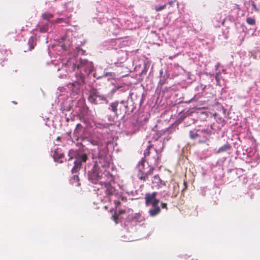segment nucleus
<instances>
[{"instance_id": "1", "label": "nucleus", "mask_w": 260, "mask_h": 260, "mask_svg": "<svg viewBox=\"0 0 260 260\" xmlns=\"http://www.w3.org/2000/svg\"><path fill=\"white\" fill-rule=\"evenodd\" d=\"M106 152L99 150L98 155V161H96L88 172L89 179L94 184H100L101 188H98V194L104 198L109 199L116 194L117 190L113 184L115 183L114 176L109 171L110 163L106 159Z\"/></svg>"}, {"instance_id": "2", "label": "nucleus", "mask_w": 260, "mask_h": 260, "mask_svg": "<svg viewBox=\"0 0 260 260\" xmlns=\"http://www.w3.org/2000/svg\"><path fill=\"white\" fill-rule=\"evenodd\" d=\"M64 66L68 68L69 72H73L77 68L80 72L83 71L87 74H90L92 71L93 68L92 62L82 58L76 60H68L67 62L64 64Z\"/></svg>"}, {"instance_id": "3", "label": "nucleus", "mask_w": 260, "mask_h": 260, "mask_svg": "<svg viewBox=\"0 0 260 260\" xmlns=\"http://www.w3.org/2000/svg\"><path fill=\"white\" fill-rule=\"evenodd\" d=\"M78 146L79 148L78 149H72L69 152L71 159L73 158L76 159L74 161V166L72 169V173H77L81 168L82 162H86L88 159L87 154L82 151V145L78 144Z\"/></svg>"}, {"instance_id": "4", "label": "nucleus", "mask_w": 260, "mask_h": 260, "mask_svg": "<svg viewBox=\"0 0 260 260\" xmlns=\"http://www.w3.org/2000/svg\"><path fill=\"white\" fill-rule=\"evenodd\" d=\"M212 131L208 129H193L189 132V137L192 140H198L200 143H205L209 140Z\"/></svg>"}, {"instance_id": "5", "label": "nucleus", "mask_w": 260, "mask_h": 260, "mask_svg": "<svg viewBox=\"0 0 260 260\" xmlns=\"http://www.w3.org/2000/svg\"><path fill=\"white\" fill-rule=\"evenodd\" d=\"M144 157L150 165L157 166L159 163V155L155 149L150 144L144 151Z\"/></svg>"}, {"instance_id": "6", "label": "nucleus", "mask_w": 260, "mask_h": 260, "mask_svg": "<svg viewBox=\"0 0 260 260\" xmlns=\"http://www.w3.org/2000/svg\"><path fill=\"white\" fill-rule=\"evenodd\" d=\"M110 107L111 110L117 116H124L127 111V103L124 101H122L120 103L117 102L112 103Z\"/></svg>"}, {"instance_id": "7", "label": "nucleus", "mask_w": 260, "mask_h": 260, "mask_svg": "<svg viewBox=\"0 0 260 260\" xmlns=\"http://www.w3.org/2000/svg\"><path fill=\"white\" fill-rule=\"evenodd\" d=\"M88 101L94 104H101L105 102H107V98L104 95L100 94L99 91L96 89H93L90 92L88 97Z\"/></svg>"}, {"instance_id": "8", "label": "nucleus", "mask_w": 260, "mask_h": 260, "mask_svg": "<svg viewBox=\"0 0 260 260\" xmlns=\"http://www.w3.org/2000/svg\"><path fill=\"white\" fill-rule=\"evenodd\" d=\"M142 168H140L138 177L141 180L145 181L148 178V176L152 175L153 171V167L145 168L144 162L141 163Z\"/></svg>"}, {"instance_id": "9", "label": "nucleus", "mask_w": 260, "mask_h": 260, "mask_svg": "<svg viewBox=\"0 0 260 260\" xmlns=\"http://www.w3.org/2000/svg\"><path fill=\"white\" fill-rule=\"evenodd\" d=\"M157 194V193L156 192H153L151 193H146L145 197L146 205H150V204L152 203L155 198L156 197Z\"/></svg>"}, {"instance_id": "10", "label": "nucleus", "mask_w": 260, "mask_h": 260, "mask_svg": "<svg viewBox=\"0 0 260 260\" xmlns=\"http://www.w3.org/2000/svg\"><path fill=\"white\" fill-rule=\"evenodd\" d=\"M50 22H47L45 24L39 23L37 26V29L41 33H45L48 31L49 29Z\"/></svg>"}, {"instance_id": "11", "label": "nucleus", "mask_w": 260, "mask_h": 260, "mask_svg": "<svg viewBox=\"0 0 260 260\" xmlns=\"http://www.w3.org/2000/svg\"><path fill=\"white\" fill-rule=\"evenodd\" d=\"M76 83H77L78 85H84L85 83L84 76L81 72L76 74Z\"/></svg>"}, {"instance_id": "12", "label": "nucleus", "mask_w": 260, "mask_h": 260, "mask_svg": "<svg viewBox=\"0 0 260 260\" xmlns=\"http://www.w3.org/2000/svg\"><path fill=\"white\" fill-rule=\"evenodd\" d=\"M81 107L79 109V113L82 116L87 115L88 113V108L84 103H81Z\"/></svg>"}, {"instance_id": "13", "label": "nucleus", "mask_w": 260, "mask_h": 260, "mask_svg": "<svg viewBox=\"0 0 260 260\" xmlns=\"http://www.w3.org/2000/svg\"><path fill=\"white\" fill-rule=\"evenodd\" d=\"M160 212V208L159 207H152V208L149 210L150 216L154 217Z\"/></svg>"}, {"instance_id": "14", "label": "nucleus", "mask_w": 260, "mask_h": 260, "mask_svg": "<svg viewBox=\"0 0 260 260\" xmlns=\"http://www.w3.org/2000/svg\"><path fill=\"white\" fill-rule=\"evenodd\" d=\"M64 157V155L63 153L58 154L57 152H55L54 154L53 155V158L55 161L59 162L60 163H62L63 160L62 159Z\"/></svg>"}, {"instance_id": "15", "label": "nucleus", "mask_w": 260, "mask_h": 260, "mask_svg": "<svg viewBox=\"0 0 260 260\" xmlns=\"http://www.w3.org/2000/svg\"><path fill=\"white\" fill-rule=\"evenodd\" d=\"M71 183L76 186H79L80 185L79 183V178L78 175H74L71 179Z\"/></svg>"}, {"instance_id": "16", "label": "nucleus", "mask_w": 260, "mask_h": 260, "mask_svg": "<svg viewBox=\"0 0 260 260\" xmlns=\"http://www.w3.org/2000/svg\"><path fill=\"white\" fill-rule=\"evenodd\" d=\"M231 148V146L229 144L226 143V144L223 145L221 147L219 148L217 150L216 153H219L224 151H226Z\"/></svg>"}, {"instance_id": "17", "label": "nucleus", "mask_w": 260, "mask_h": 260, "mask_svg": "<svg viewBox=\"0 0 260 260\" xmlns=\"http://www.w3.org/2000/svg\"><path fill=\"white\" fill-rule=\"evenodd\" d=\"M53 17V14L48 13H44L42 14V17L44 20H47V22H49V20Z\"/></svg>"}, {"instance_id": "18", "label": "nucleus", "mask_w": 260, "mask_h": 260, "mask_svg": "<svg viewBox=\"0 0 260 260\" xmlns=\"http://www.w3.org/2000/svg\"><path fill=\"white\" fill-rule=\"evenodd\" d=\"M83 127L81 124H77L76 125V127L74 130V134L76 135H79L82 132Z\"/></svg>"}, {"instance_id": "19", "label": "nucleus", "mask_w": 260, "mask_h": 260, "mask_svg": "<svg viewBox=\"0 0 260 260\" xmlns=\"http://www.w3.org/2000/svg\"><path fill=\"white\" fill-rule=\"evenodd\" d=\"M152 183H156L157 184H159L161 183V180L158 175L154 176L153 177Z\"/></svg>"}, {"instance_id": "20", "label": "nucleus", "mask_w": 260, "mask_h": 260, "mask_svg": "<svg viewBox=\"0 0 260 260\" xmlns=\"http://www.w3.org/2000/svg\"><path fill=\"white\" fill-rule=\"evenodd\" d=\"M173 189L174 191L173 193V196L176 197L179 192V188L178 185L176 184L174 185Z\"/></svg>"}, {"instance_id": "21", "label": "nucleus", "mask_w": 260, "mask_h": 260, "mask_svg": "<svg viewBox=\"0 0 260 260\" xmlns=\"http://www.w3.org/2000/svg\"><path fill=\"white\" fill-rule=\"evenodd\" d=\"M246 22L250 25H254L255 24V19L254 18L248 17L246 19Z\"/></svg>"}, {"instance_id": "22", "label": "nucleus", "mask_w": 260, "mask_h": 260, "mask_svg": "<svg viewBox=\"0 0 260 260\" xmlns=\"http://www.w3.org/2000/svg\"><path fill=\"white\" fill-rule=\"evenodd\" d=\"M159 203V200L157 199L155 197L150 205L152 206V207H159L158 206Z\"/></svg>"}, {"instance_id": "23", "label": "nucleus", "mask_w": 260, "mask_h": 260, "mask_svg": "<svg viewBox=\"0 0 260 260\" xmlns=\"http://www.w3.org/2000/svg\"><path fill=\"white\" fill-rule=\"evenodd\" d=\"M251 5H252V7L253 8V9L256 12H259V10L257 8V7H256V4L255 3V2L254 1H251Z\"/></svg>"}, {"instance_id": "24", "label": "nucleus", "mask_w": 260, "mask_h": 260, "mask_svg": "<svg viewBox=\"0 0 260 260\" xmlns=\"http://www.w3.org/2000/svg\"><path fill=\"white\" fill-rule=\"evenodd\" d=\"M166 5H164L161 6H156L155 9L157 12H158V11H160L164 9L165 8H166Z\"/></svg>"}, {"instance_id": "25", "label": "nucleus", "mask_w": 260, "mask_h": 260, "mask_svg": "<svg viewBox=\"0 0 260 260\" xmlns=\"http://www.w3.org/2000/svg\"><path fill=\"white\" fill-rule=\"evenodd\" d=\"M61 22H66L67 21L66 20V19H64V18H57L55 20V23H60Z\"/></svg>"}, {"instance_id": "26", "label": "nucleus", "mask_w": 260, "mask_h": 260, "mask_svg": "<svg viewBox=\"0 0 260 260\" xmlns=\"http://www.w3.org/2000/svg\"><path fill=\"white\" fill-rule=\"evenodd\" d=\"M119 214H117V213H116V212L114 213V214L113 215V220L116 222L117 223V220L119 218Z\"/></svg>"}, {"instance_id": "27", "label": "nucleus", "mask_w": 260, "mask_h": 260, "mask_svg": "<svg viewBox=\"0 0 260 260\" xmlns=\"http://www.w3.org/2000/svg\"><path fill=\"white\" fill-rule=\"evenodd\" d=\"M119 200H121L122 202H127V198L125 197H124L122 195H120L118 198Z\"/></svg>"}, {"instance_id": "28", "label": "nucleus", "mask_w": 260, "mask_h": 260, "mask_svg": "<svg viewBox=\"0 0 260 260\" xmlns=\"http://www.w3.org/2000/svg\"><path fill=\"white\" fill-rule=\"evenodd\" d=\"M73 84H72L71 83H69L67 85V87H68L69 89H70V90L71 91H74V89H75V87H73Z\"/></svg>"}, {"instance_id": "29", "label": "nucleus", "mask_w": 260, "mask_h": 260, "mask_svg": "<svg viewBox=\"0 0 260 260\" xmlns=\"http://www.w3.org/2000/svg\"><path fill=\"white\" fill-rule=\"evenodd\" d=\"M114 203L116 208H117L119 205H121V202L119 199H118L117 200H115L114 201Z\"/></svg>"}, {"instance_id": "30", "label": "nucleus", "mask_w": 260, "mask_h": 260, "mask_svg": "<svg viewBox=\"0 0 260 260\" xmlns=\"http://www.w3.org/2000/svg\"><path fill=\"white\" fill-rule=\"evenodd\" d=\"M72 84H73V87H75V88H78V87L77 86H79L80 85H78L77 83H76V81H75L74 82H72L71 83Z\"/></svg>"}, {"instance_id": "31", "label": "nucleus", "mask_w": 260, "mask_h": 260, "mask_svg": "<svg viewBox=\"0 0 260 260\" xmlns=\"http://www.w3.org/2000/svg\"><path fill=\"white\" fill-rule=\"evenodd\" d=\"M72 84H73V87H75V88H78V87L77 86H79L80 85H78L77 83H76V81H75L74 82H72L71 83Z\"/></svg>"}, {"instance_id": "32", "label": "nucleus", "mask_w": 260, "mask_h": 260, "mask_svg": "<svg viewBox=\"0 0 260 260\" xmlns=\"http://www.w3.org/2000/svg\"><path fill=\"white\" fill-rule=\"evenodd\" d=\"M161 207L163 209H167V204L165 203H163L161 205Z\"/></svg>"}, {"instance_id": "33", "label": "nucleus", "mask_w": 260, "mask_h": 260, "mask_svg": "<svg viewBox=\"0 0 260 260\" xmlns=\"http://www.w3.org/2000/svg\"><path fill=\"white\" fill-rule=\"evenodd\" d=\"M125 210H120L118 211V213H117L118 214H119V215L122 214H124L125 213Z\"/></svg>"}, {"instance_id": "34", "label": "nucleus", "mask_w": 260, "mask_h": 260, "mask_svg": "<svg viewBox=\"0 0 260 260\" xmlns=\"http://www.w3.org/2000/svg\"><path fill=\"white\" fill-rule=\"evenodd\" d=\"M174 3V1H171L169 3V4L170 5V6H172L173 5Z\"/></svg>"}, {"instance_id": "35", "label": "nucleus", "mask_w": 260, "mask_h": 260, "mask_svg": "<svg viewBox=\"0 0 260 260\" xmlns=\"http://www.w3.org/2000/svg\"><path fill=\"white\" fill-rule=\"evenodd\" d=\"M218 74H216V76H215V79L218 81Z\"/></svg>"}, {"instance_id": "36", "label": "nucleus", "mask_w": 260, "mask_h": 260, "mask_svg": "<svg viewBox=\"0 0 260 260\" xmlns=\"http://www.w3.org/2000/svg\"><path fill=\"white\" fill-rule=\"evenodd\" d=\"M184 184L185 185V188H186V182H185V181L184 182Z\"/></svg>"}, {"instance_id": "37", "label": "nucleus", "mask_w": 260, "mask_h": 260, "mask_svg": "<svg viewBox=\"0 0 260 260\" xmlns=\"http://www.w3.org/2000/svg\"><path fill=\"white\" fill-rule=\"evenodd\" d=\"M57 140H59V139H60L59 137H58V138H57Z\"/></svg>"}]
</instances>
